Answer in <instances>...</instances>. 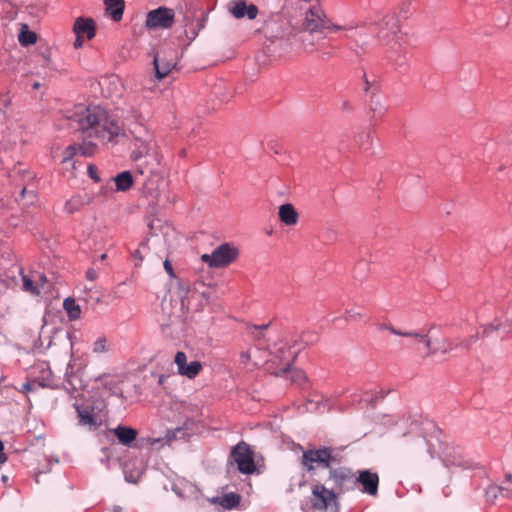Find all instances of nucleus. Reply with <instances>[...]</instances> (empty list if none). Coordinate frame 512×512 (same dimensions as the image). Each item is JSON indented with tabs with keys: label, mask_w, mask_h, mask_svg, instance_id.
Here are the masks:
<instances>
[{
	"label": "nucleus",
	"mask_w": 512,
	"mask_h": 512,
	"mask_svg": "<svg viewBox=\"0 0 512 512\" xmlns=\"http://www.w3.org/2000/svg\"><path fill=\"white\" fill-rule=\"evenodd\" d=\"M32 87H33L34 89H39V88L41 87V83H40V82H34V83L32 84Z\"/></svg>",
	"instance_id": "obj_58"
},
{
	"label": "nucleus",
	"mask_w": 512,
	"mask_h": 512,
	"mask_svg": "<svg viewBox=\"0 0 512 512\" xmlns=\"http://www.w3.org/2000/svg\"><path fill=\"white\" fill-rule=\"evenodd\" d=\"M390 328H393V327L389 324H379L378 325L379 330H387L390 332Z\"/></svg>",
	"instance_id": "obj_52"
},
{
	"label": "nucleus",
	"mask_w": 512,
	"mask_h": 512,
	"mask_svg": "<svg viewBox=\"0 0 512 512\" xmlns=\"http://www.w3.org/2000/svg\"><path fill=\"white\" fill-rule=\"evenodd\" d=\"M106 11L114 21L122 19L124 12V0H104Z\"/></svg>",
	"instance_id": "obj_27"
},
{
	"label": "nucleus",
	"mask_w": 512,
	"mask_h": 512,
	"mask_svg": "<svg viewBox=\"0 0 512 512\" xmlns=\"http://www.w3.org/2000/svg\"><path fill=\"white\" fill-rule=\"evenodd\" d=\"M86 278L90 281H94L98 278V272L95 269L90 268L86 271Z\"/></svg>",
	"instance_id": "obj_43"
},
{
	"label": "nucleus",
	"mask_w": 512,
	"mask_h": 512,
	"mask_svg": "<svg viewBox=\"0 0 512 512\" xmlns=\"http://www.w3.org/2000/svg\"><path fill=\"white\" fill-rule=\"evenodd\" d=\"M132 256L134 259L139 261V263H137V265H139L143 261V258H144L140 249L135 250L133 252Z\"/></svg>",
	"instance_id": "obj_47"
},
{
	"label": "nucleus",
	"mask_w": 512,
	"mask_h": 512,
	"mask_svg": "<svg viewBox=\"0 0 512 512\" xmlns=\"http://www.w3.org/2000/svg\"><path fill=\"white\" fill-rule=\"evenodd\" d=\"M22 280H23V289L25 291L30 292L32 294H36V295L40 294V290L38 289L37 286H35L33 284V281L28 276L24 275Z\"/></svg>",
	"instance_id": "obj_37"
},
{
	"label": "nucleus",
	"mask_w": 512,
	"mask_h": 512,
	"mask_svg": "<svg viewBox=\"0 0 512 512\" xmlns=\"http://www.w3.org/2000/svg\"><path fill=\"white\" fill-rule=\"evenodd\" d=\"M1 98L3 103L6 99ZM28 133L19 120L8 119L6 113L0 108V145L4 149L21 146L28 142Z\"/></svg>",
	"instance_id": "obj_4"
},
{
	"label": "nucleus",
	"mask_w": 512,
	"mask_h": 512,
	"mask_svg": "<svg viewBox=\"0 0 512 512\" xmlns=\"http://www.w3.org/2000/svg\"><path fill=\"white\" fill-rule=\"evenodd\" d=\"M83 36L76 35V39L74 41V47L76 49L81 48L83 46Z\"/></svg>",
	"instance_id": "obj_49"
},
{
	"label": "nucleus",
	"mask_w": 512,
	"mask_h": 512,
	"mask_svg": "<svg viewBox=\"0 0 512 512\" xmlns=\"http://www.w3.org/2000/svg\"><path fill=\"white\" fill-rule=\"evenodd\" d=\"M343 460L341 450L333 447H320L303 451L301 464L308 471L312 472L317 468L329 469Z\"/></svg>",
	"instance_id": "obj_3"
},
{
	"label": "nucleus",
	"mask_w": 512,
	"mask_h": 512,
	"mask_svg": "<svg viewBox=\"0 0 512 512\" xmlns=\"http://www.w3.org/2000/svg\"><path fill=\"white\" fill-rule=\"evenodd\" d=\"M78 152L85 157L94 155L97 151V145L91 141H84L81 145H77Z\"/></svg>",
	"instance_id": "obj_32"
},
{
	"label": "nucleus",
	"mask_w": 512,
	"mask_h": 512,
	"mask_svg": "<svg viewBox=\"0 0 512 512\" xmlns=\"http://www.w3.org/2000/svg\"><path fill=\"white\" fill-rule=\"evenodd\" d=\"M390 333H392L394 335H398V336L414 337V338L419 339L420 341L425 343V346L428 349L427 355H432V354H434L436 352V349H433L431 347V341L429 339H427L426 335H422V334H419L417 332H402V331L397 330L395 328H390Z\"/></svg>",
	"instance_id": "obj_28"
},
{
	"label": "nucleus",
	"mask_w": 512,
	"mask_h": 512,
	"mask_svg": "<svg viewBox=\"0 0 512 512\" xmlns=\"http://www.w3.org/2000/svg\"><path fill=\"white\" fill-rule=\"evenodd\" d=\"M240 502V497L237 494L230 493L223 496L221 499V506H223L225 509H231L235 506H237Z\"/></svg>",
	"instance_id": "obj_33"
},
{
	"label": "nucleus",
	"mask_w": 512,
	"mask_h": 512,
	"mask_svg": "<svg viewBox=\"0 0 512 512\" xmlns=\"http://www.w3.org/2000/svg\"><path fill=\"white\" fill-rule=\"evenodd\" d=\"M239 255L238 249L230 244L224 243L213 250L211 254H203L201 259L212 268L227 266Z\"/></svg>",
	"instance_id": "obj_7"
},
{
	"label": "nucleus",
	"mask_w": 512,
	"mask_h": 512,
	"mask_svg": "<svg viewBox=\"0 0 512 512\" xmlns=\"http://www.w3.org/2000/svg\"><path fill=\"white\" fill-rule=\"evenodd\" d=\"M122 507L120 506H113L111 509V512H122Z\"/></svg>",
	"instance_id": "obj_56"
},
{
	"label": "nucleus",
	"mask_w": 512,
	"mask_h": 512,
	"mask_svg": "<svg viewBox=\"0 0 512 512\" xmlns=\"http://www.w3.org/2000/svg\"><path fill=\"white\" fill-rule=\"evenodd\" d=\"M340 319H341V318H339V317H335V318L332 320V322H333V323H336V322H337V321H339Z\"/></svg>",
	"instance_id": "obj_64"
},
{
	"label": "nucleus",
	"mask_w": 512,
	"mask_h": 512,
	"mask_svg": "<svg viewBox=\"0 0 512 512\" xmlns=\"http://www.w3.org/2000/svg\"><path fill=\"white\" fill-rule=\"evenodd\" d=\"M418 425L416 422H412L410 429L404 432L401 436L402 445L407 449H416L422 447L424 444L427 445V452L431 457L435 454V444L432 442V438L420 437L417 433Z\"/></svg>",
	"instance_id": "obj_13"
},
{
	"label": "nucleus",
	"mask_w": 512,
	"mask_h": 512,
	"mask_svg": "<svg viewBox=\"0 0 512 512\" xmlns=\"http://www.w3.org/2000/svg\"><path fill=\"white\" fill-rule=\"evenodd\" d=\"M231 457L237 464L238 470L244 474H251L255 471L256 466L253 458V452L250 447L241 442L237 444L231 452Z\"/></svg>",
	"instance_id": "obj_11"
},
{
	"label": "nucleus",
	"mask_w": 512,
	"mask_h": 512,
	"mask_svg": "<svg viewBox=\"0 0 512 512\" xmlns=\"http://www.w3.org/2000/svg\"><path fill=\"white\" fill-rule=\"evenodd\" d=\"M145 155H147V153L145 152H142L140 149H134L133 152H132V159L134 161H137L139 160L140 158L144 157Z\"/></svg>",
	"instance_id": "obj_45"
},
{
	"label": "nucleus",
	"mask_w": 512,
	"mask_h": 512,
	"mask_svg": "<svg viewBox=\"0 0 512 512\" xmlns=\"http://www.w3.org/2000/svg\"><path fill=\"white\" fill-rule=\"evenodd\" d=\"M356 484L359 483L363 486L362 492L371 496H375L378 492L379 477L376 473L369 470H362L359 476L355 477Z\"/></svg>",
	"instance_id": "obj_18"
},
{
	"label": "nucleus",
	"mask_w": 512,
	"mask_h": 512,
	"mask_svg": "<svg viewBox=\"0 0 512 512\" xmlns=\"http://www.w3.org/2000/svg\"><path fill=\"white\" fill-rule=\"evenodd\" d=\"M164 379H165V376H163V375H162V376L160 377V379H159V383H161V384H162V383L164 382Z\"/></svg>",
	"instance_id": "obj_61"
},
{
	"label": "nucleus",
	"mask_w": 512,
	"mask_h": 512,
	"mask_svg": "<svg viewBox=\"0 0 512 512\" xmlns=\"http://www.w3.org/2000/svg\"><path fill=\"white\" fill-rule=\"evenodd\" d=\"M63 307L70 320H77L80 317L81 308L73 298H66L63 302Z\"/></svg>",
	"instance_id": "obj_29"
},
{
	"label": "nucleus",
	"mask_w": 512,
	"mask_h": 512,
	"mask_svg": "<svg viewBox=\"0 0 512 512\" xmlns=\"http://www.w3.org/2000/svg\"><path fill=\"white\" fill-rule=\"evenodd\" d=\"M91 202V197L87 194L85 195H74L70 199H68L64 205V210L67 213H75L81 210L84 206L88 205Z\"/></svg>",
	"instance_id": "obj_23"
},
{
	"label": "nucleus",
	"mask_w": 512,
	"mask_h": 512,
	"mask_svg": "<svg viewBox=\"0 0 512 512\" xmlns=\"http://www.w3.org/2000/svg\"><path fill=\"white\" fill-rule=\"evenodd\" d=\"M164 269L166 270V272L170 275V276H173V268H172V265L171 263L169 262V260H165L164 263Z\"/></svg>",
	"instance_id": "obj_48"
},
{
	"label": "nucleus",
	"mask_w": 512,
	"mask_h": 512,
	"mask_svg": "<svg viewBox=\"0 0 512 512\" xmlns=\"http://www.w3.org/2000/svg\"><path fill=\"white\" fill-rule=\"evenodd\" d=\"M240 358L242 363L247 364L251 360V351L247 350L242 352Z\"/></svg>",
	"instance_id": "obj_46"
},
{
	"label": "nucleus",
	"mask_w": 512,
	"mask_h": 512,
	"mask_svg": "<svg viewBox=\"0 0 512 512\" xmlns=\"http://www.w3.org/2000/svg\"><path fill=\"white\" fill-rule=\"evenodd\" d=\"M68 118L85 138L109 142L121 132L119 125L111 120L105 109L100 106H81Z\"/></svg>",
	"instance_id": "obj_1"
},
{
	"label": "nucleus",
	"mask_w": 512,
	"mask_h": 512,
	"mask_svg": "<svg viewBox=\"0 0 512 512\" xmlns=\"http://www.w3.org/2000/svg\"><path fill=\"white\" fill-rule=\"evenodd\" d=\"M202 296L208 301L209 300V296H210V292L208 290L204 291V292H202Z\"/></svg>",
	"instance_id": "obj_57"
},
{
	"label": "nucleus",
	"mask_w": 512,
	"mask_h": 512,
	"mask_svg": "<svg viewBox=\"0 0 512 512\" xmlns=\"http://www.w3.org/2000/svg\"><path fill=\"white\" fill-rule=\"evenodd\" d=\"M330 408V401L328 399H324L321 395H314L309 398L306 403V411L308 412L323 413L325 411H329Z\"/></svg>",
	"instance_id": "obj_24"
},
{
	"label": "nucleus",
	"mask_w": 512,
	"mask_h": 512,
	"mask_svg": "<svg viewBox=\"0 0 512 512\" xmlns=\"http://www.w3.org/2000/svg\"><path fill=\"white\" fill-rule=\"evenodd\" d=\"M354 141L359 147H364L371 142V134L369 131H362L355 136Z\"/></svg>",
	"instance_id": "obj_35"
},
{
	"label": "nucleus",
	"mask_w": 512,
	"mask_h": 512,
	"mask_svg": "<svg viewBox=\"0 0 512 512\" xmlns=\"http://www.w3.org/2000/svg\"><path fill=\"white\" fill-rule=\"evenodd\" d=\"M77 153H79L77 145H69L63 152V162L71 160Z\"/></svg>",
	"instance_id": "obj_38"
},
{
	"label": "nucleus",
	"mask_w": 512,
	"mask_h": 512,
	"mask_svg": "<svg viewBox=\"0 0 512 512\" xmlns=\"http://www.w3.org/2000/svg\"><path fill=\"white\" fill-rule=\"evenodd\" d=\"M329 479L334 482V488L338 494L353 489L356 485L355 474L348 467H331Z\"/></svg>",
	"instance_id": "obj_12"
},
{
	"label": "nucleus",
	"mask_w": 512,
	"mask_h": 512,
	"mask_svg": "<svg viewBox=\"0 0 512 512\" xmlns=\"http://www.w3.org/2000/svg\"><path fill=\"white\" fill-rule=\"evenodd\" d=\"M270 326V323H267V324H263V325H255V324H252V325H248L247 326V329L248 331L251 333V334H254V331H263V330H266L268 327Z\"/></svg>",
	"instance_id": "obj_42"
},
{
	"label": "nucleus",
	"mask_w": 512,
	"mask_h": 512,
	"mask_svg": "<svg viewBox=\"0 0 512 512\" xmlns=\"http://www.w3.org/2000/svg\"><path fill=\"white\" fill-rule=\"evenodd\" d=\"M364 82H365V91H368L374 84L375 80L370 81L366 74L363 75Z\"/></svg>",
	"instance_id": "obj_50"
},
{
	"label": "nucleus",
	"mask_w": 512,
	"mask_h": 512,
	"mask_svg": "<svg viewBox=\"0 0 512 512\" xmlns=\"http://www.w3.org/2000/svg\"><path fill=\"white\" fill-rule=\"evenodd\" d=\"M342 108L344 110H349L350 109V105L347 102H344L343 105H342Z\"/></svg>",
	"instance_id": "obj_59"
},
{
	"label": "nucleus",
	"mask_w": 512,
	"mask_h": 512,
	"mask_svg": "<svg viewBox=\"0 0 512 512\" xmlns=\"http://www.w3.org/2000/svg\"><path fill=\"white\" fill-rule=\"evenodd\" d=\"M7 461V456L5 453H0V465Z\"/></svg>",
	"instance_id": "obj_54"
},
{
	"label": "nucleus",
	"mask_w": 512,
	"mask_h": 512,
	"mask_svg": "<svg viewBox=\"0 0 512 512\" xmlns=\"http://www.w3.org/2000/svg\"><path fill=\"white\" fill-rule=\"evenodd\" d=\"M153 65H154L156 78L161 80V79L165 78L172 71V69L176 66V61H175V59L167 60V59L161 58L160 54L156 53L154 55Z\"/></svg>",
	"instance_id": "obj_22"
},
{
	"label": "nucleus",
	"mask_w": 512,
	"mask_h": 512,
	"mask_svg": "<svg viewBox=\"0 0 512 512\" xmlns=\"http://www.w3.org/2000/svg\"><path fill=\"white\" fill-rule=\"evenodd\" d=\"M144 465L141 461H129L124 464L123 473L128 483L136 484L144 473Z\"/></svg>",
	"instance_id": "obj_21"
},
{
	"label": "nucleus",
	"mask_w": 512,
	"mask_h": 512,
	"mask_svg": "<svg viewBox=\"0 0 512 512\" xmlns=\"http://www.w3.org/2000/svg\"><path fill=\"white\" fill-rule=\"evenodd\" d=\"M363 317V313L361 311L355 310V309H348L345 312L344 319L345 321H356L358 319H361Z\"/></svg>",
	"instance_id": "obj_39"
},
{
	"label": "nucleus",
	"mask_w": 512,
	"mask_h": 512,
	"mask_svg": "<svg viewBox=\"0 0 512 512\" xmlns=\"http://www.w3.org/2000/svg\"><path fill=\"white\" fill-rule=\"evenodd\" d=\"M271 358L267 360L268 370L276 375L282 376L290 370L296 355L290 350L287 343H276L270 351Z\"/></svg>",
	"instance_id": "obj_6"
},
{
	"label": "nucleus",
	"mask_w": 512,
	"mask_h": 512,
	"mask_svg": "<svg viewBox=\"0 0 512 512\" xmlns=\"http://www.w3.org/2000/svg\"><path fill=\"white\" fill-rule=\"evenodd\" d=\"M3 449H4V444H3V442L0 440V453H3Z\"/></svg>",
	"instance_id": "obj_60"
},
{
	"label": "nucleus",
	"mask_w": 512,
	"mask_h": 512,
	"mask_svg": "<svg viewBox=\"0 0 512 512\" xmlns=\"http://www.w3.org/2000/svg\"><path fill=\"white\" fill-rule=\"evenodd\" d=\"M179 375L194 379L202 370V364L199 361H191L187 363V356L184 352L178 351L174 358Z\"/></svg>",
	"instance_id": "obj_15"
},
{
	"label": "nucleus",
	"mask_w": 512,
	"mask_h": 512,
	"mask_svg": "<svg viewBox=\"0 0 512 512\" xmlns=\"http://www.w3.org/2000/svg\"><path fill=\"white\" fill-rule=\"evenodd\" d=\"M175 21L174 10L167 7H159L151 10L146 15L145 26L149 29H168Z\"/></svg>",
	"instance_id": "obj_10"
},
{
	"label": "nucleus",
	"mask_w": 512,
	"mask_h": 512,
	"mask_svg": "<svg viewBox=\"0 0 512 512\" xmlns=\"http://www.w3.org/2000/svg\"><path fill=\"white\" fill-rule=\"evenodd\" d=\"M288 372H290V379L292 382L297 383L299 385L306 382V375L302 370H299V369L291 370L290 369Z\"/></svg>",
	"instance_id": "obj_36"
},
{
	"label": "nucleus",
	"mask_w": 512,
	"mask_h": 512,
	"mask_svg": "<svg viewBox=\"0 0 512 512\" xmlns=\"http://www.w3.org/2000/svg\"><path fill=\"white\" fill-rule=\"evenodd\" d=\"M337 492L325 487L321 483H316L312 486L311 491V505L314 509L319 511H327L329 508H337Z\"/></svg>",
	"instance_id": "obj_8"
},
{
	"label": "nucleus",
	"mask_w": 512,
	"mask_h": 512,
	"mask_svg": "<svg viewBox=\"0 0 512 512\" xmlns=\"http://www.w3.org/2000/svg\"><path fill=\"white\" fill-rule=\"evenodd\" d=\"M87 172L91 179H93L96 182L100 181V178L98 176V169L96 166L90 164L87 168Z\"/></svg>",
	"instance_id": "obj_40"
},
{
	"label": "nucleus",
	"mask_w": 512,
	"mask_h": 512,
	"mask_svg": "<svg viewBox=\"0 0 512 512\" xmlns=\"http://www.w3.org/2000/svg\"><path fill=\"white\" fill-rule=\"evenodd\" d=\"M109 344L106 337H98L92 344V352L101 354L109 351Z\"/></svg>",
	"instance_id": "obj_31"
},
{
	"label": "nucleus",
	"mask_w": 512,
	"mask_h": 512,
	"mask_svg": "<svg viewBox=\"0 0 512 512\" xmlns=\"http://www.w3.org/2000/svg\"><path fill=\"white\" fill-rule=\"evenodd\" d=\"M43 329H44V325L42 326L41 335L39 336V339H38V341L36 342V347H37L38 349L46 350V349H48V348L51 346L52 341H51V339H49V340H48V342H47V344H46V345H44V342H43V340H42V333H43ZM48 338H50V336H49Z\"/></svg>",
	"instance_id": "obj_41"
},
{
	"label": "nucleus",
	"mask_w": 512,
	"mask_h": 512,
	"mask_svg": "<svg viewBox=\"0 0 512 512\" xmlns=\"http://www.w3.org/2000/svg\"><path fill=\"white\" fill-rule=\"evenodd\" d=\"M228 9L237 19L247 17L248 19L253 20L258 15L257 6L254 4H247L245 0H232L228 5Z\"/></svg>",
	"instance_id": "obj_16"
},
{
	"label": "nucleus",
	"mask_w": 512,
	"mask_h": 512,
	"mask_svg": "<svg viewBox=\"0 0 512 512\" xmlns=\"http://www.w3.org/2000/svg\"><path fill=\"white\" fill-rule=\"evenodd\" d=\"M18 40L23 46L34 44L37 40L35 32L29 30L27 24H23L18 35Z\"/></svg>",
	"instance_id": "obj_30"
},
{
	"label": "nucleus",
	"mask_w": 512,
	"mask_h": 512,
	"mask_svg": "<svg viewBox=\"0 0 512 512\" xmlns=\"http://www.w3.org/2000/svg\"><path fill=\"white\" fill-rule=\"evenodd\" d=\"M74 408L77 412L78 424L87 427L90 430H95L102 424V416L100 409L90 404L74 403Z\"/></svg>",
	"instance_id": "obj_9"
},
{
	"label": "nucleus",
	"mask_w": 512,
	"mask_h": 512,
	"mask_svg": "<svg viewBox=\"0 0 512 512\" xmlns=\"http://www.w3.org/2000/svg\"><path fill=\"white\" fill-rule=\"evenodd\" d=\"M113 433L119 444L126 447H134V442L137 439L138 431L129 426L118 425L117 427L110 430Z\"/></svg>",
	"instance_id": "obj_19"
},
{
	"label": "nucleus",
	"mask_w": 512,
	"mask_h": 512,
	"mask_svg": "<svg viewBox=\"0 0 512 512\" xmlns=\"http://www.w3.org/2000/svg\"><path fill=\"white\" fill-rule=\"evenodd\" d=\"M324 12L318 5H311L305 14V28L310 32L324 28Z\"/></svg>",
	"instance_id": "obj_17"
},
{
	"label": "nucleus",
	"mask_w": 512,
	"mask_h": 512,
	"mask_svg": "<svg viewBox=\"0 0 512 512\" xmlns=\"http://www.w3.org/2000/svg\"><path fill=\"white\" fill-rule=\"evenodd\" d=\"M73 32L76 35L86 37L88 40L96 34L95 22L91 18L78 17L73 25Z\"/></svg>",
	"instance_id": "obj_20"
},
{
	"label": "nucleus",
	"mask_w": 512,
	"mask_h": 512,
	"mask_svg": "<svg viewBox=\"0 0 512 512\" xmlns=\"http://www.w3.org/2000/svg\"><path fill=\"white\" fill-rule=\"evenodd\" d=\"M143 121V117L135 116V123L130 128V132L135 139V148L148 155L152 149V135L148 128L144 126Z\"/></svg>",
	"instance_id": "obj_14"
},
{
	"label": "nucleus",
	"mask_w": 512,
	"mask_h": 512,
	"mask_svg": "<svg viewBox=\"0 0 512 512\" xmlns=\"http://www.w3.org/2000/svg\"><path fill=\"white\" fill-rule=\"evenodd\" d=\"M378 38L395 53L401 52L404 35L401 33L399 20L394 14L386 15L378 32Z\"/></svg>",
	"instance_id": "obj_5"
},
{
	"label": "nucleus",
	"mask_w": 512,
	"mask_h": 512,
	"mask_svg": "<svg viewBox=\"0 0 512 512\" xmlns=\"http://www.w3.org/2000/svg\"><path fill=\"white\" fill-rule=\"evenodd\" d=\"M70 368V365H68L67 372H66V379L65 382L67 384V388L70 387L71 389L77 391L79 388L82 387V381L75 375H70L68 369Z\"/></svg>",
	"instance_id": "obj_34"
},
{
	"label": "nucleus",
	"mask_w": 512,
	"mask_h": 512,
	"mask_svg": "<svg viewBox=\"0 0 512 512\" xmlns=\"http://www.w3.org/2000/svg\"><path fill=\"white\" fill-rule=\"evenodd\" d=\"M145 155H147V153L145 152H142L140 149H134L133 152H132V159L134 161H137L139 160L140 158L144 157Z\"/></svg>",
	"instance_id": "obj_44"
},
{
	"label": "nucleus",
	"mask_w": 512,
	"mask_h": 512,
	"mask_svg": "<svg viewBox=\"0 0 512 512\" xmlns=\"http://www.w3.org/2000/svg\"><path fill=\"white\" fill-rule=\"evenodd\" d=\"M333 29H334V30H340V29H343V28H342V27H340V26H336V25H334V26H333Z\"/></svg>",
	"instance_id": "obj_63"
},
{
	"label": "nucleus",
	"mask_w": 512,
	"mask_h": 512,
	"mask_svg": "<svg viewBox=\"0 0 512 512\" xmlns=\"http://www.w3.org/2000/svg\"><path fill=\"white\" fill-rule=\"evenodd\" d=\"M3 177L14 180L19 178L23 182L18 196L15 197L16 201L23 200L24 205H31L36 201L37 194L34 187L29 183H25L26 180L33 178L31 172L22 168L20 163H14L7 152H0V178Z\"/></svg>",
	"instance_id": "obj_2"
},
{
	"label": "nucleus",
	"mask_w": 512,
	"mask_h": 512,
	"mask_svg": "<svg viewBox=\"0 0 512 512\" xmlns=\"http://www.w3.org/2000/svg\"><path fill=\"white\" fill-rule=\"evenodd\" d=\"M160 441H161V439H150V438H148V440H147L148 444H151V445H154L155 443H158Z\"/></svg>",
	"instance_id": "obj_55"
},
{
	"label": "nucleus",
	"mask_w": 512,
	"mask_h": 512,
	"mask_svg": "<svg viewBox=\"0 0 512 512\" xmlns=\"http://www.w3.org/2000/svg\"><path fill=\"white\" fill-rule=\"evenodd\" d=\"M278 215L281 222L287 226H293L298 221V213L292 204L289 203L283 204L279 207Z\"/></svg>",
	"instance_id": "obj_25"
},
{
	"label": "nucleus",
	"mask_w": 512,
	"mask_h": 512,
	"mask_svg": "<svg viewBox=\"0 0 512 512\" xmlns=\"http://www.w3.org/2000/svg\"><path fill=\"white\" fill-rule=\"evenodd\" d=\"M115 184L116 191L125 192L133 185V177L130 171H123L111 179Z\"/></svg>",
	"instance_id": "obj_26"
},
{
	"label": "nucleus",
	"mask_w": 512,
	"mask_h": 512,
	"mask_svg": "<svg viewBox=\"0 0 512 512\" xmlns=\"http://www.w3.org/2000/svg\"><path fill=\"white\" fill-rule=\"evenodd\" d=\"M40 279H41V281H42L43 283H44V282H46V277H45V276L41 275V276H40Z\"/></svg>",
	"instance_id": "obj_62"
},
{
	"label": "nucleus",
	"mask_w": 512,
	"mask_h": 512,
	"mask_svg": "<svg viewBox=\"0 0 512 512\" xmlns=\"http://www.w3.org/2000/svg\"><path fill=\"white\" fill-rule=\"evenodd\" d=\"M23 390L26 391V392H30L33 390V384L32 383H24L23 384Z\"/></svg>",
	"instance_id": "obj_51"
},
{
	"label": "nucleus",
	"mask_w": 512,
	"mask_h": 512,
	"mask_svg": "<svg viewBox=\"0 0 512 512\" xmlns=\"http://www.w3.org/2000/svg\"><path fill=\"white\" fill-rule=\"evenodd\" d=\"M423 429L424 430H430V429H434V425L431 423V422H425L423 423Z\"/></svg>",
	"instance_id": "obj_53"
}]
</instances>
